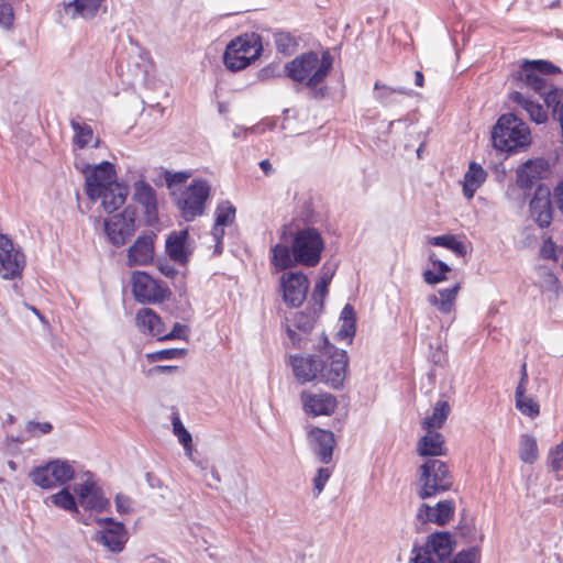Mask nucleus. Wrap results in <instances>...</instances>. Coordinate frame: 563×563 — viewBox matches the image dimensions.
I'll use <instances>...</instances> for the list:
<instances>
[{"mask_svg": "<svg viewBox=\"0 0 563 563\" xmlns=\"http://www.w3.org/2000/svg\"><path fill=\"white\" fill-rule=\"evenodd\" d=\"M543 285H544L547 290L553 291L555 294L559 292V289H560L559 280H558L556 276L553 273L547 272L544 274Z\"/></svg>", "mask_w": 563, "mask_h": 563, "instance_id": "obj_53", "label": "nucleus"}, {"mask_svg": "<svg viewBox=\"0 0 563 563\" xmlns=\"http://www.w3.org/2000/svg\"><path fill=\"white\" fill-rule=\"evenodd\" d=\"M375 99L383 106L388 107L399 101L398 96L410 97L412 91L410 89L400 87L391 88L386 85H380L378 81L374 86Z\"/></svg>", "mask_w": 563, "mask_h": 563, "instance_id": "obj_34", "label": "nucleus"}, {"mask_svg": "<svg viewBox=\"0 0 563 563\" xmlns=\"http://www.w3.org/2000/svg\"><path fill=\"white\" fill-rule=\"evenodd\" d=\"M309 280L303 273L284 272L279 278V292L288 307H299L307 298Z\"/></svg>", "mask_w": 563, "mask_h": 563, "instance_id": "obj_14", "label": "nucleus"}, {"mask_svg": "<svg viewBox=\"0 0 563 563\" xmlns=\"http://www.w3.org/2000/svg\"><path fill=\"white\" fill-rule=\"evenodd\" d=\"M75 476L73 465L67 461L54 460L45 465L37 466L30 473L33 484L43 488L52 489L63 486Z\"/></svg>", "mask_w": 563, "mask_h": 563, "instance_id": "obj_10", "label": "nucleus"}, {"mask_svg": "<svg viewBox=\"0 0 563 563\" xmlns=\"http://www.w3.org/2000/svg\"><path fill=\"white\" fill-rule=\"evenodd\" d=\"M423 280L428 285H435L448 279L446 275L439 269H426L422 274Z\"/></svg>", "mask_w": 563, "mask_h": 563, "instance_id": "obj_50", "label": "nucleus"}, {"mask_svg": "<svg viewBox=\"0 0 563 563\" xmlns=\"http://www.w3.org/2000/svg\"><path fill=\"white\" fill-rule=\"evenodd\" d=\"M85 190L92 201L101 200L107 212H113L124 205L128 188L117 179L114 165L104 161L98 165H85Z\"/></svg>", "mask_w": 563, "mask_h": 563, "instance_id": "obj_3", "label": "nucleus"}, {"mask_svg": "<svg viewBox=\"0 0 563 563\" xmlns=\"http://www.w3.org/2000/svg\"><path fill=\"white\" fill-rule=\"evenodd\" d=\"M136 212L132 207H126L121 213L104 220V231L109 241L114 246H121L134 234L136 230Z\"/></svg>", "mask_w": 563, "mask_h": 563, "instance_id": "obj_12", "label": "nucleus"}, {"mask_svg": "<svg viewBox=\"0 0 563 563\" xmlns=\"http://www.w3.org/2000/svg\"><path fill=\"white\" fill-rule=\"evenodd\" d=\"M74 492L78 497V504L85 509L101 512L110 505L91 472L84 473L82 482L74 485Z\"/></svg>", "mask_w": 563, "mask_h": 563, "instance_id": "obj_13", "label": "nucleus"}, {"mask_svg": "<svg viewBox=\"0 0 563 563\" xmlns=\"http://www.w3.org/2000/svg\"><path fill=\"white\" fill-rule=\"evenodd\" d=\"M260 167L265 173V175H269L272 172V164L269 163L268 159H263L260 163Z\"/></svg>", "mask_w": 563, "mask_h": 563, "instance_id": "obj_62", "label": "nucleus"}, {"mask_svg": "<svg viewBox=\"0 0 563 563\" xmlns=\"http://www.w3.org/2000/svg\"><path fill=\"white\" fill-rule=\"evenodd\" d=\"M27 308L33 312L35 313L41 321L45 322V319L44 317L41 314V312L35 308V307H31V306H27Z\"/></svg>", "mask_w": 563, "mask_h": 563, "instance_id": "obj_64", "label": "nucleus"}, {"mask_svg": "<svg viewBox=\"0 0 563 563\" xmlns=\"http://www.w3.org/2000/svg\"><path fill=\"white\" fill-rule=\"evenodd\" d=\"M323 240L314 228L298 230L291 242L277 243L271 249V264L276 272H283L297 265L314 267L321 260Z\"/></svg>", "mask_w": 563, "mask_h": 563, "instance_id": "obj_2", "label": "nucleus"}, {"mask_svg": "<svg viewBox=\"0 0 563 563\" xmlns=\"http://www.w3.org/2000/svg\"><path fill=\"white\" fill-rule=\"evenodd\" d=\"M455 506L453 500L439 501L434 507L422 504L417 512V518L421 522H432L444 526L453 517Z\"/></svg>", "mask_w": 563, "mask_h": 563, "instance_id": "obj_20", "label": "nucleus"}, {"mask_svg": "<svg viewBox=\"0 0 563 563\" xmlns=\"http://www.w3.org/2000/svg\"><path fill=\"white\" fill-rule=\"evenodd\" d=\"M553 195H554V198H555L559 209L563 213V178L559 181V184L554 188Z\"/></svg>", "mask_w": 563, "mask_h": 563, "instance_id": "obj_57", "label": "nucleus"}, {"mask_svg": "<svg viewBox=\"0 0 563 563\" xmlns=\"http://www.w3.org/2000/svg\"><path fill=\"white\" fill-rule=\"evenodd\" d=\"M181 354V351L177 349H167V350H161L154 353H150L146 355L147 360L151 362H158L163 360H172Z\"/></svg>", "mask_w": 563, "mask_h": 563, "instance_id": "obj_48", "label": "nucleus"}, {"mask_svg": "<svg viewBox=\"0 0 563 563\" xmlns=\"http://www.w3.org/2000/svg\"><path fill=\"white\" fill-rule=\"evenodd\" d=\"M331 278H332V275L324 273L319 278V280L316 283L313 292H312V298L316 302H319L320 305H322V300L328 292V286L331 282Z\"/></svg>", "mask_w": 563, "mask_h": 563, "instance_id": "obj_44", "label": "nucleus"}, {"mask_svg": "<svg viewBox=\"0 0 563 563\" xmlns=\"http://www.w3.org/2000/svg\"><path fill=\"white\" fill-rule=\"evenodd\" d=\"M70 125L74 131L73 143L75 148L82 150L88 146H98L99 139L95 136L93 130L89 124L71 120Z\"/></svg>", "mask_w": 563, "mask_h": 563, "instance_id": "obj_31", "label": "nucleus"}, {"mask_svg": "<svg viewBox=\"0 0 563 563\" xmlns=\"http://www.w3.org/2000/svg\"><path fill=\"white\" fill-rule=\"evenodd\" d=\"M135 323L140 332L156 336L161 341L165 332L164 323L161 317L151 308H143L135 316Z\"/></svg>", "mask_w": 563, "mask_h": 563, "instance_id": "obj_26", "label": "nucleus"}, {"mask_svg": "<svg viewBox=\"0 0 563 563\" xmlns=\"http://www.w3.org/2000/svg\"><path fill=\"white\" fill-rule=\"evenodd\" d=\"M302 407L306 413L313 417L330 416L336 408V399L328 393L302 391L300 395Z\"/></svg>", "mask_w": 563, "mask_h": 563, "instance_id": "obj_17", "label": "nucleus"}, {"mask_svg": "<svg viewBox=\"0 0 563 563\" xmlns=\"http://www.w3.org/2000/svg\"><path fill=\"white\" fill-rule=\"evenodd\" d=\"M429 260L432 264V268L439 269L445 275L451 272V267L443 261L435 258L434 254H430Z\"/></svg>", "mask_w": 563, "mask_h": 563, "instance_id": "obj_56", "label": "nucleus"}, {"mask_svg": "<svg viewBox=\"0 0 563 563\" xmlns=\"http://www.w3.org/2000/svg\"><path fill=\"white\" fill-rule=\"evenodd\" d=\"M209 194L210 186L202 179H195L181 192L178 206L186 221H192L196 217L202 214Z\"/></svg>", "mask_w": 563, "mask_h": 563, "instance_id": "obj_11", "label": "nucleus"}, {"mask_svg": "<svg viewBox=\"0 0 563 563\" xmlns=\"http://www.w3.org/2000/svg\"><path fill=\"white\" fill-rule=\"evenodd\" d=\"M103 1L104 0H73L64 2L63 9L59 11L60 19H92L97 15Z\"/></svg>", "mask_w": 563, "mask_h": 563, "instance_id": "obj_21", "label": "nucleus"}, {"mask_svg": "<svg viewBox=\"0 0 563 563\" xmlns=\"http://www.w3.org/2000/svg\"><path fill=\"white\" fill-rule=\"evenodd\" d=\"M333 58L328 51L320 54L306 52L285 65L286 75L307 88H316L324 81L332 68Z\"/></svg>", "mask_w": 563, "mask_h": 563, "instance_id": "obj_4", "label": "nucleus"}, {"mask_svg": "<svg viewBox=\"0 0 563 563\" xmlns=\"http://www.w3.org/2000/svg\"><path fill=\"white\" fill-rule=\"evenodd\" d=\"M132 290L139 302H161L169 296L167 287L144 272H135L132 275Z\"/></svg>", "mask_w": 563, "mask_h": 563, "instance_id": "obj_15", "label": "nucleus"}, {"mask_svg": "<svg viewBox=\"0 0 563 563\" xmlns=\"http://www.w3.org/2000/svg\"><path fill=\"white\" fill-rule=\"evenodd\" d=\"M539 452L537 440L529 435L523 434L519 441V457L522 462L532 464L538 460Z\"/></svg>", "mask_w": 563, "mask_h": 563, "instance_id": "obj_39", "label": "nucleus"}, {"mask_svg": "<svg viewBox=\"0 0 563 563\" xmlns=\"http://www.w3.org/2000/svg\"><path fill=\"white\" fill-rule=\"evenodd\" d=\"M486 172L479 164L471 163L468 170L464 175L463 194L467 199L473 198L475 191L486 179Z\"/></svg>", "mask_w": 563, "mask_h": 563, "instance_id": "obj_32", "label": "nucleus"}, {"mask_svg": "<svg viewBox=\"0 0 563 563\" xmlns=\"http://www.w3.org/2000/svg\"><path fill=\"white\" fill-rule=\"evenodd\" d=\"M100 526H104L96 533L95 540L113 553L121 552L128 541V532L123 523L112 518L96 519Z\"/></svg>", "mask_w": 563, "mask_h": 563, "instance_id": "obj_16", "label": "nucleus"}, {"mask_svg": "<svg viewBox=\"0 0 563 563\" xmlns=\"http://www.w3.org/2000/svg\"><path fill=\"white\" fill-rule=\"evenodd\" d=\"M173 432L176 435L178 442L183 445L185 455L192 461L197 466L203 468L201 462L196 461L194 456L192 438L189 431L185 428L178 416H175L172 420Z\"/></svg>", "mask_w": 563, "mask_h": 563, "instance_id": "obj_33", "label": "nucleus"}, {"mask_svg": "<svg viewBox=\"0 0 563 563\" xmlns=\"http://www.w3.org/2000/svg\"><path fill=\"white\" fill-rule=\"evenodd\" d=\"M117 511L121 515L133 510V500L124 494H118L114 499Z\"/></svg>", "mask_w": 563, "mask_h": 563, "instance_id": "obj_49", "label": "nucleus"}, {"mask_svg": "<svg viewBox=\"0 0 563 563\" xmlns=\"http://www.w3.org/2000/svg\"><path fill=\"white\" fill-rule=\"evenodd\" d=\"M423 74L420 71V70H417L415 73V84L418 86V87H422L423 86Z\"/></svg>", "mask_w": 563, "mask_h": 563, "instance_id": "obj_63", "label": "nucleus"}, {"mask_svg": "<svg viewBox=\"0 0 563 563\" xmlns=\"http://www.w3.org/2000/svg\"><path fill=\"white\" fill-rule=\"evenodd\" d=\"M549 173V164L542 158L528 161L517 170V183L520 187H531L538 179Z\"/></svg>", "mask_w": 563, "mask_h": 563, "instance_id": "obj_22", "label": "nucleus"}, {"mask_svg": "<svg viewBox=\"0 0 563 563\" xmlns=\"http://www.w3.org/2000/svg\"><path fill=\"white\" fill-rule=\"evenodd\" d=\"M548 463L552 467L553 471H559L562 468L563 439H562V442H560L553 449L550 450V452L548 454Z\"/></svg>", "mask_w": 563, "mask_h": 563, "instance_id": "obj_45", "label": "nucleus"}, {"mask_svg": "<svg viewBox=\"0 0 563 563\" xmlns=\"http://www.w3.org/2000/svg\"><path fill=\"white\" fill-rule=\"evenodd\" d=\"M25 430L31 437H40L42 434L49 433L53 430V426L47 421H29L26 423Z\"/></svg>", "mask_w": 563, "mask_h": 563, "instance_id": "obj_46", "label": "nucleus"}, {"mask_svg": "<svg viewBox=\"0 0 563 563\" xmlns=\"http://www.w3.org/2000/svg\"><path fill=\"white\" fill-rule=\"evenodd\" d=\"M309 438L313 444V451L319 460L324 464L330 463L333 448L335 445L333 433L328 430L314 428L309 432Z\"/></svg>", "mask_w": 563, "mask_h": 563, "instance_id": "obj_23", "label": "nucleus"}, {"mask_svg": "<svg viewBox=\"0 0 563 563\" xmlns=\"http://www.w3.org/2000/svg\"><path fill=\"white\" fill-rule=\"evenodd\" d=\"M429 243L434 246H442L451 250L457 256H464L467 253L466 245L457 240L455 235L444 234L430 238Z\"/></svg>", "mask_w": 563, "mask_h": 563, "instance_id": "obj_38", "label": "nucleus"}, {"mask_svg": "<svg viewBox=\"0 0 563 563\" xmlns=\"http://www.w3.org/2000/svg\"><path fill=\"white\" fill-rule=\"evenodd\" d=\"M515 398L516 407L522 415L530 418H536L539 415L540 410L538 402L533 398L526 396L525 387L517 386Z\"/></svg>", "mask_w": 563, "mask_h": 563, "instance_id": "obj_37", "label": "nucleus"}, {"mask_svg": "<svg viewBox=\"0 0 563 563\" xmlns=\"http://www.w3.org/2000/svg\"><path fill=\"white\" fill-rule=\"evenodd\" d=\"M235 219V208L230 201H222L216 209V222L222 225L233 223Z\"/></svg>", "mask_w": 563, "mask_h": 563, "instance_id": "obj_41", "label": "nucleus"}, {"mask_svg": "<svg viewBox=\"0 0 563 563\" xmlns=\"http://www.w3.org/2000/svg\"><path fill=\"white\" fill-rule=\"evenodd\" d=\"M417 452L420 456L444 455V437L438 431L426 430V434L418 441Z\"/></svg>", "mask_w": 563, "mask_h": 563, "instance_id": "obj_28", "label": "nucleus"}, {"mask_svg": "<svg viewBox=\"0 0 563 563\" xmlns=\"http://www.w3.org/2000/svg\"><path fill=\"white\" fill-rule=\"evenodd\" d=\"M452 540L448 532H438L428 538L424 547L415 550L412 563H444L452 552ZM476 550L460 552L448 563H475Z\"/></svg>", "mask_w": 563, "mask_h": 563, "instance_id": "obj_6", "label": "nucleus"}, {"mask_svg": "<svg viewBox=\"0 0 563 563\" xmlns=\"http://www.w3.org/2000/svg\"><path fill=\"white\" fill-rule=\"evenodd\" d=\"M255 131V128H251V129H244V128H241V126H236L234 130H233V136L234 137H241L242 135L246 134L247 132H254Z\"/></svg>", "mask_w": 563, "mask_h": 563, "instance_id": "obj_60", "label": "nucleus"}, {"mask_svg": "<svg viewBox=\"0 0 563 563\" xmlns=\"http://www.w3.org/2000/svg\"><path fill=\"white\" fill-rule=\"evenodd\" d=\"M527 384H528L527 366H526V364H522V366H521V377H520L518 386H522V387L526 388Z\"/></svg>", "mask_w": 563, "mask_h": 563, "instance_id": "obj_61", "label": "nucleus"}, {"mask_svg": "<svg viewBox=\"0 0 563 563\" xmlns=\"http://www.w3.org/2000/svg\"><path fill=\"white\" fill-rule=\"evenodd\" d=\"M494 147L503 152H516L531 143L528 125L512 113L503 114L492 131Z\"/></svg>", "mask_w": 563, "mask_h": 563, "instance_id": "obj_5", "label": "nucleus"}, {"mask_svg": "<svg viewBox=\"0 0 563 563\" xmlns=\"http://www.w3.org/2000/svg\"><path fill=\"white\" fill-rule=\"evenodd\" d=\"M289 362L300 383L319 380L332 388H340L346 377V352L331 344L323 334L316 353L290 355Z\"/></svg>", "mask_w": 563, "mask_h": 563, "instance_id": "obj_1", "label": "nucleus"}, {"mask_svg": "<svg viewBox=\"0 0 563 563\" xmlns=\"http://www.w3.org/2000/svg\"><path fill=\"white\" fill-rule=\"evenodd\" d=\"M158 269L161 271L162 274H164L167 277H173L176 273V269L167 263H159Z\"/></svg>", "mask_w": 563, "mask_h": 563, "instance_id": "obj_59", "label": "nucleus"}, {"mask_svg": "<svg viewBox=\"0 0 563 563\" xmlns=\"http://www.w3.org/2000/svg\"><path fill=\"white\" fill-rule=\"evenodd\" d=\"M177 371V366L157 365L150 369L151 374H169Z\"/></svg>", "mask_w": 563, "mask_h": 563, "instance_id": "obj_58", "label": "nucleus"}, {"mask_svg": "<svg viewBox=\"0 0 563 563\" xmlns=\"http://www.w3.org/2000/svg\"><path fill=\"white\" fill-rule=\"evenodd\" d=\"M262 51V42L257 34H244L228 44L223 55V62L228 69L239 71L256 60Z\"/></svg>", "mask_w": 563, "mask_h": 563, "instance_id": "obj_8", "label": "nucleus"}, {"mask_svg": "<svg viewBox=\"0 0 563 563\" xmlns=\"http://www.w3.org/2000/svg\"><path fill=\"white\" fill-rule=\"evenodd\" d=\"M224 227L225 225L218 224L217 222H214V225L211 230V236H212L213 241L216 242L214 252L218 254H220L222 252V240L224 236Z\"/></svg>", "mask_w": 563, "mask_h": 563, "instance_id": "obj_51", "label": "nucleus"}, {"mask_svg": "<svg viewBox=\"0 0 563 563\" xmlns=\"http://www.w3.org/2000/svg\"><path fill=\"white\" fill-rule=\"evenodd\" d=\"M558 71L559 69L547 60H525L518 71V80L522 87L532 89L545 99L548 93L559 90L549 81V75Z\"/></svg>", "mask_w": 563, "mask_h": 563, "instance_id": "obj_9", "label": "nucleus"}, {"mask_svg": "<svg viewBox=\"0 0 563 563\" xmlns=\"http://www.w3.org/2000/svg\"><path fill=\"white\" fill-rule=\"evenodd\" d=\"M187 332V327L180 323H175L173 330L169 333H163L161 336V341L165 340H174V339H184Z\"/></svg>", "mask_w": 563, "mask_h": 563, "instance_id": "obj_52", "label": "nucleus"}, {"mask_svg": "<svg viewBox=\"0 0 563 563\" xmlns=\"http://www.w3.org/2000/svg\"><path fill=\"white\" fill-rule=\"evenodd\" d=\"M314 314L311 312H298L294 318V328L287 325V334L295 347H305L303 334H308L314 325Z\"/></svg>", "mask_w": 563, "mask_h": 563, "instance_id": "obj_24", "label": "nucleus"}, {"mask_svg": "<svg viewBox=\"0 0 563 563\" xmlns=\"http://www.w3.org/2000/svg\"><path fill=\"white\" fill-rule=\"evenodd\" d=\"M451 411V407L446 400H439L435 402L433 407V412L431 416H427L422 422L421 426L424 430H432L437 431V429H440L445 420L449 417V413Z\"/></svg>", "mask_w": 563, "mask_h": 563, "instance_id": "obj_35", "label": "nucleus"}, {"mask_svg": "<svg viewBox=\"0 0 563 563\" xmlns=\"http://www.w3.org/2000/svg\"><path fill=\"white\" fill-rule=\"evenodd\" d=\"M189 176L190 175L185 172H179V173H174V174L167 173L166 180L168 181L169 185L181 184V183H185L189 178Z\"/></svg>", "mask_w": 563, "mask_h": 563, "instance_id": "obj_55", "label": "nucleus"}, {"mask_svg": "<svg viewBox=\"0 0 563 563\" xmlns=\"http://www.w3.org/2000/svg\"><path fill=\"white\" fill-rule=\"evenodd\" d=\"M510 99L514 103L518 104L522 110H525L530 120L537 124L544 123L548 120L547 110L540 103L525 97L521 92H512L510 95Z\"/></svg>", "mask_w": 563, "mask_h": 563, "instance_id": "obj_30", "label": "nucleus"}, {"mask_svg": "<svg viewBox=\"0 0 563 563\" xmlns=\"http://www.w3.org/2000/svg\"><path fill=\"white\" fill-rule=\"evenodd\" d=\"M453 485L446 464L440 460H428L419 467L417 495L420 499L434 497Z\"/></svg>", "mask_w": 563, "mask_h": 563, "instance_id": "obj_7", "label": "nucleus"}, {"mask_svg": "<svg viewBox=\"0 0 563 563\" xmlns=\"http://www.w3.org/2000/svg\"><path fill=\"white\" fill-rule=\"evenodd\" d=\"M541 255L544 258H554L555 255V244L551 239L544 241L541 247Z\"/></svg>", "mask_w": 563, "mask_h": 563, "instance_id": "obj_54", "label": "nucleus"}, {"mask_svg": "<svg viewBox=\"0 0 563 563\" xmlns=\"http://www.w3.org/2000/svg\"><path fill=\"white\" fill-rule=\"evenodd\" d=\"M550 196V189L541 185L536 189L530 201L531 217L540 228H547L552 222L553 208Z\"/></svg>", "mask_w": 563, "mask_h": 563, "instance_id": "obj_18", "label": "nucleus"}, {"mask_svg": "<svg viewBox=\"0 0 563 563\" xmlns=\"http://www.w3.org/2000/svg\"><path fill=\"white\" fill-rule=\"evenodd\" d=\"M51 501L54 506L70 511L78 512L77 501L68 488H63L58 493L51 495L45 503Z\"/></svg>", "mask_w": 563, "mask_h": 563, "instance_id": "obj_40", "label": "nucleus"}, {"mask_svg": "<svg viewBox=\"0 0 563 563\" xmlns=\"http://www.w3.org/2000/svg\"><path fill=\"white\" fill-rule=\"evenodd\" d=\"M14 21L12 3L9 0H0V26L10 29Z\"/></svg>", "mask_w": 563, "mask_h": 563, "instance_id": "obj_43", "label": "nucleus"}, {"mask_svg": "<svg viewBox=\"0 0 563 563\" xmlns=\"http://www.w3.org/2000/svg\"><path fill=\"white\" fill-rule=\"evenodd\" d=\"M133 198L144 207L148 219L156 216L157 202L154 188L144 180H137L133 185Z\"/></svg>", "mask_w": 563, "mask_h": 563, "instance_id": "obj_29", "label": "nucleus"}, {"mask_svg": "<svg viewBox=\"0 0 563 563\" xmlns=\"http://www.w3.org/2000/svg\"><path fill=\"white\" fill-rule=\"evenodd\" d=\"M166 253L170 260L185 265L192 253L187 230L172 232L165 243Z\"/></svg>", "mask_w": 563, "mask_h": 563, "instance_id": "obj_19", "label": "nucleus"}, {"mask_svg": "<svg viewBox=\"0 0 563 563\" xmlns=\"http://www.w3.org/2000/svg\"><path fill=\"white\" fill-rule=\"evenodd\" d=\"M461 289V284L456 283L449 288H441L437 294L427 297V301L443 314H450L455 310V301Z\"/></svg>", "mask_w": 563, "mask_h": 563, "instance_id": "obj_27", "label": "nucleus"}, {"mask_svg": "<svg viewBox=\"0 0 563 563\" xmlns=\"http://www.w3.org/2000/svg\"><path fill=\"white\" fill-rule=\"evenodd\" d=\"M341 327L338 331V338L341 340L352 341L355 335V312L351 305L346 303L340 314Z\"/></svg>", "mask_w": 563, "mask_h": 563, "instance_id": "obj_36", "label": "nucleus"}, {"mask_svg": "<svg viewBox=\"0 0 563 563\" xmlns=\"http://www.w3.org/2000/svg\"><path fill=\"white\" fill-rule=\"evenodd\" d=\"M154 256V242L150 235L140 236L128 251L129 266L146 265Z\"/></svg>", "mask_w": 563, "mask_h": 563, "instance_id": "obj_25", "label": "nucleus"}, {"mask_svg": "<svg viewBox=\"0 0 563 563\" xmlns=\"http://www.w3.org/2000/svg\"><path fill=\"white\" fill-rule=\"evenodd\" d=\"M330 476H331L330 468H328V467L318 468L317 474L313 478V486H314L313 490L317 496L321 494V492L323 490Z\"/></svg>", "mask_w": 563, "mask_h": 563, "instance_id": "obj_47", "label": "nucleus"}, {"mask_svg": "<svg viewBox=\"0 0 563 563\" xmlns=\"http://www.w3.org/2000/svg\"><path fill=\"white\" fill-rule=\"evenodd\" d=\"M274 43L278 52L290 54L296 47V40L287 32H276Z\"/></svg>", "mask_w": 563, "mask_h": 563, "instance_id": "obj_42", "label": "nucleus"}]
</instances>
